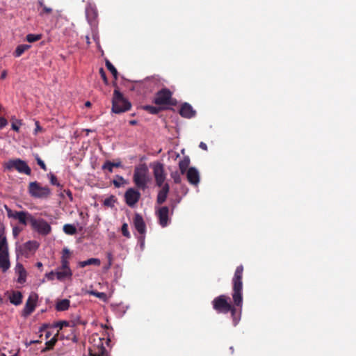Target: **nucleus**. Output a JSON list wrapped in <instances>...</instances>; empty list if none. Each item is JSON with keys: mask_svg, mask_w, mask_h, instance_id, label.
Here are the masks:
<instances>
[{"mask_svg": "<svg viewBox=\"0 0 356 356\" xmlns=\"http://www.w3.org/2000/svg\"><path fill=\"white\" fill-rule=\"evenodd\" d=\"M243 266L240 265L236 267L232 280V299L234 305L230 302V298L226 295H220L212 301L213 309L219 314L231 313L233 324L236 326L241 319V311L237 312L236 307L240 309L243 305Z\"/></svg>", "mask_w": 356, "mask_h": 356, "instance_id": "nucleus-1", "label": "nucleus"}, {"mask_svg": "<svg viewBox=\"0 0 356 356\" xmlns=\"http://www.w3.org/2000/svg\"><path fill=\"white\" fill-rule=\"evenodd\" d=\"M10 266L8 244L5 236V227L0 223V268L4 273L9 269Z\"/></svg>", "mask_w": 356, "mask_h": 356, "instance_id": "nucleus-2", "label": "nucleus"}, {"mask_svg": "<svg viewBox=\"0 0 356 356\" xmlns=\"http://www.w3.org/2000/svg\"><path fill=\"white\" fill-rule=\"evenodd\" d=\"M113 86L115 87V89L114 90L112 99V111L118 114L130 110L131 107V103L120 92L115 82L113 83Z\"/></svg>", "mask_w": 356, "mask_h": 356, "instance_id": "nucleus-3", "label": "nucleus"}, {"mask_svg": "<svg viewBox=\"0 0 356 356\" xmlns=\"http://www.w3.org/2000/svg\"><path fill=\"white\" fill-rule=\"evenodd\" d=\"M28 191L31 197L39 199L48 198L51 193V189L48 186H42V185L36 181L29 183Z\"/></svg>", "mask_w": 356, "mask_h": 356, "instance_id": "nucleus-4", "label": "nucleus"}, {"mask_svg": "<svg viewBox=\"0 0 356 356\" xmlns=\"http://www.w3.org/2000/svg\"><path fill=\"white\" fill-rule=\"evenodd\" d=\"M172 93L168 88H162L159 90L154 99V103L158 106H175L177 104V100L172 97Z\"/></svg>", "mask_w": 356, "mask_h": 356, "instance_id": "nucleus-5", "label": "nucleus"}, {"mask_svg": "<svg viewBox=\"0 0 356 356\" xmlns=\"http://www.w3.org/2000/svg\"><path fill=\"white\" fill-rule=\"evenodd\" d=\"M4 166L5 168L8 170L15 169L19 173H24L26 175H30L31 174V170L30 167L24 161L20 159L9 160L7 163H5Z\"/></svg>", "mask_w": 356, "mask_h": 356, "instance_id": "nucleus-6", "label": "nucleus"}, {"mask_svg": "<svg viewBox=\"0 0 356 356\" xmlns=\"http://www.w3.org/2000/svg\"><path fill=\"white\" fill-rule=\"evenodd\" d=\"M31 229L42 236H47L51 232L50 224L43 218H33L31 225Z\"/></svg>", "mask_w": 356, "mask_h": 356, "instance_id": "nucleus-7", "label": "nucleus"}, {"mask_svg": "<svg viewBox=\"0 0 356 356\" xmlns=\"http://www.w3.org/2000/svg\"><path fill=\"white\" fill-rule=\"evenodd\" d=\"M134 182L136 186L142 190H145L147 188V176L146 168H136L134 173Z\"/></svg>", "mask_w": 356, "mask_h": 356, "instance_id": "nucleus-8", "label": "nucleus"}, {"mask_svg": "<svg viewBox=\"0 0 356 356\" xmlns=\"http://www.w3.org/2000/svg\"><path fill=\"white\" fill-rule=\"evenodd\" d=\"M153 175L157 186L161 187L165 184L166 175L165 173L164 166L162 163H156L154 165Z\"/></svg>", "mask_w": 356, "mask_h": 356, "instance_id": "nucleus-9", "label": "nucleus"}, {"mask_svg": "<svg viewBox=\"0 0 356 356\" xmlns=\"http://www.w3.org/2000/svg\"><path fill=\"white\" fill-rule=\"evenodd\" d=\"M134 225L137 232L140 234L138 240L143 245L144 243L145 232H146V225L141 215L136 213L134 218Z\"/></svg>", "mask_w": 356, "mask_h": 356, "instance_id": "nucleus-10", "label": "nucleus"}, {"mask_svg": "<svg viewBox=\"0 0 356 356\" xmlns=\"http://www.w3.org/2000/svg\"><path fill=\"white\" fill-rule=\"evenodd\" d=\"M11 211L10 210L8 213V217H12L16 220H18L19 222L24 226H26L28 223L30 225L32 223L34 216L29 213L28 211H15L14 213L10 214Z\"/></svg>", "mask_w": 356, "mask_h": 356, "instance_id": "nucleus-11", "label": "nucleus"}, {"mask_svg": "<svg viewBox=\"0 0 356 356\" xmlns=\"http://www.w3.org/2000/svg\"><path fill=\"white\" fill-rule=\"evenodd\" d=\"M38 300V295L35 293L31 294L28 298L24 309L22 311V316L26 317L31 315L35 310L36 307V302Z\"/></svg>", "mask_w": 356, "mask_h": 356, "instance_id": "nucleus-12", "label": "nucleus"}, {"mask_svg": "<svg viewBox=\"0 0 356 356\" xmlns=\"http://www.w3.org/2000/svg\"><path fill=\"white\" fill-rule=\"evenodd\" d=\"M140 193L134 188H129L124 193L126 204L129 207H134L139 200Z\"/></svg>", "mask_w": 356, "mask_h": 356, "instance_id": "nucleus-13", "label": "nucleus"}, {"mask_svg": "<svg viewBox=\"0 0 356 356\" xmlns=\"http://www.w3.org/2000/svg\"><path fill=\"white\" fill-rule=\"evenodd\" d=\"M86 16L88 23L92 26L97 25V18L98 17V13L96 7L91 4L87 6L86 8Z\"/></svg>", "mask_w": 356, "mask_h": 356, "instance_id": "nucleus-14", "label": "nucleus"}, {"mask_svg": "<svg viewBox=\"0 0 356 356\" xmlns=\"http://www.w3.org/2000/svg\"><path fill=\"white\" fill-rule=\"evenodd\" d=\"M156 214L159 218V222L162 227H165L168 224L169 220V209L168 207L164 206L161 207L156 211Z\"/></svg>", "mask_w": 356, "mask_h": 356, "instance_id": "nucleus-15", "label": "nucleus"}, {"mask_svg": "<svg viewBox=\"0 0 356 356\" xmlns=\"http://www.w3.org/2000/svg\"><path fill=\"white\" fill-rule=\"evenodd\" d=\"M39 247V244L35 241H29L23 245L20 246L17 251H19L22 255H27L31 251H35Z\"/></svg>", "mask_w": 356, "mask_h": 356, "instance_id": "nucleus-16", "label": "nucleus"}, {"mask_svg": "<svg viewBox=\"0 0 356 356\" xmlns=\"http://www.w3.org/2000/svg\"><path fill=\"white\" fill-rule=\"evenodd\" d=\"M179 113L183 118L188 119L195 117L196 115V111L193 108L192 106L186 102L181 104Z\"/></svg>", "mask_w": 356, "mask_h": 356, "instance_id": "nucleus-17", "label": "nucleus"}, {"mask_svg": "<svg viewBox=\"0 0 356 356\" xmlns=\"http://www.w3.org/2000/svg\"><path fill=\"white\" fill-rule=\"evenodd\" d=\"M186 177L188 182L194 186H197L200 182V174L197 170L194 167H191L186 172Z\"/></svg>", "mask_w": 356, "mask_h": 356, "instance_id": "nucleus-18", "label": "nucleus"}, {"mask_svg": "<svg viewBox=\"0 0 356 356\" xmlns=\"http://www.w3.org/2000/svg\"><path fill=\"white\" fill-rule=\"evenodd\" d=\"M161 188V189L159 191L156 197L158 204H162L165 202L170 191V186L168 183L163 184Z\"/></svg>", "mask_w": 356, "mask_h": 356, "instance_id": "nucleus-19", "label": "nucleus"}, {"mask_svg": "<svg viewBox=\"0 0 356 356\" xmlns=\"http://www.w3.org/2000/svg\"><path fill=\"white\" fill-rule=\"evenodd\" d=\"M72 274L71 269L61 268L60 266L58 267L56 271V278L59 281H63L65 279H71Z\"/></svg>", "mask_w": 356, "mask_h": 356, "instance_id": "nucleus-20", "label": "nucleus"}, {"mask_svg": "<svg viewBox=\"0 0 356 356\" xmlns=\"http://www.w3.org/2000/svg\"><path fill=\"white\" fill-rule=\"evenodd\" d=\"M70 252L67 248H64L63 250V255L61 257V268L70 269Z\"/></svg>", "mask_w": 356, "mask_h": 356, "instance_id": "nucleus-21", "label": "nucleus"}, {"mask_svg": "<svg viewBox=\"0 0 356 356\" xmlns=\"http://www.w3.org/2000/svg\"><path fill=\"white\" fill-rule=\"evenodd\" d=\"M22 294L20 291H13L9 298L10 302L15 305H19L22 302Z\"/></svg>", "mask_w": 356, "mask_h": 356, "instance_id": "nucleus-22", "label": "nucleus"}, {"mask_svg": "<svg viewBox=\"0 0 356 356\" xmlns=\"http://www.w3.org/2000/svg\"><path fill=\"white\" fill-rule=\"evenodd\" d=\"M70 301L68 299L58 300L56 304V309L58 312L66 311L69 309Z\"/></svg>", "mask_w": 356, "mask_h": 356, "instance_id": "nucleus-23", "label": "nucleus"}, {"mask_svg": "<svg viewBox=\"0 0 356 356\" xmlns=\"http://www.w3.org/2000/svg\"><path fill=\"white\" fill-rule=\"evenodd\" d=\"M58 332L56 333L51 339H50L49 341H47L46 343H45V348H44L42 350V353H45V352H47L49 350H51L52 349H54L56 342L58 341Z\"/></svg>", "mask_w": 356, "mask_h": 356, "instance_id": "nucleus-24", "label": "nucleus"}, {"mask_svg": "<svg viewBox=\"0 0 356 356\" xmlns=\"http://www.w3.org/2000/svg\"><path fill=\"white\" fill-rule=\"evenodd\" d=\"M38 4L40 6V8H38V10L39 15L40 16H43L45 14L49 15V14L51 13L52 9L51 8L47 7L44 4L43 0H38Z\"/></svg>", "mask_w": 356, "mask_h": 356, "instance_id": "nucleus-25", "label": "nucleus"}, {"mask_svg": "<svg viewBox=\"0 0 356 356\" xmlns=\"http://www.w3.org/2000/svg\"><path fill=\"white\" fill-rule=\"evenodd\" d=\"M190 159L188 156H185L179 162V168L181 171V174H185L189 168Z\"/></svg>", "mask_w": 356, "mask_h": 356, "instance_id": "nucleus-26", "label": "nucleus"}, {"mask_svg": "<svg viewBox=\"0 0 356 356\" xmlns=\"http://www.w3.org/2000/svg\"><path fill=\"white\" fill-rule=\"evenodd\" d=\"M101 264V261L99 259L97 258H90L88 260L79 261L78 265L81 268H84L89 265H95V266H99Z\"/></svg>", "mask_w": 356, "mask_h": 356, "instance_id": "nucleus-27", "label": "nucleus"}, {"mask_svg": "<svg viewBox=\"0 0 356 356\" xmlns=\"http://www.w3.org/2000/svg\"><path fill=\"white\" fill-rule=\"evenodd\" d=\"M31 47L29 44H19L16 47L15 52L13 53L15 57L21 56L24 52L28 50Z\"/></svg>", "mask_w": 356, "mask_h": 356, "instance_id": "nucleus-28", "label": "nucleus"}, {"mask_svg": "<svg viewBox=\"0 0 356 356\" xmlns=\"http://www.w3.org/2000/svg\"><path fill=\"white\" fill-rule=\"evenodd\" d=\"M106 66L107 67V69L111 72V73L112 74V75L113 76V78L115 79V81L113 82V83L115 82L116 83V80L118 79V72L116 70V68L113 66V65L108 60H106Z\"/></svg>", "mask_w": 356, "mask_h": 356, "instance_id": "nucleus-29", "label": "nucleus"}, {"mask_svg": "<svg viewBox=\"0 0 356 356\" xmlns=\"http://www.w3.org/2000/svg\"><path fill=\"white\" fill-rule=\"evenodd\" d=\"M63 230L67 235H74L76 233V227L72 224L64 225Z\"/></svg>", "mask_w": 356, "mask_h": 356, "instance_id": "nucleus-30", "label": "nucleus"}, {"mask_svg": "<svg viewBox=\"0 0 356 356\" xmlns=\"http://www.w3.org/2000/svg\"><path fill=\"white\" fill-rule=\"evenodd\" d=\"M71 323L70 327H75L78 325H86V322L84 321H82L81 319V317L79 315H76L74 316H72L71 320L69 321Z\"/></svg>", "mask_w": 356, "mask_h": 356, "instance_id": "nucleus-31", "label": "nucleus"}, {"mask_svg": "<svg viewBox=\"0 0 356 356\" xmlns=\"http://www.w3.org/2000/svg\"><path fill=\"white\" fill-rule=\"evenodd\" d=\"M143 108L148 113L154 115L158 114L161 111V108L150 105L144 106Z\"/></svg>", "mask_w": 356, "mask_h": 356, "instance_id": "nucleus-32", "label": "nucleus"}, {"mask_svg": "<svg viewBox=\"0 0 356 356\" xmlns=\"http://www.w3.org/2000/svg\"><path fill=\"white\" fill-rule=\"evenodd\" d=\"M42 37V34H28L26 37V40L27 42L32 43L36 41L40 40Z\"/></svg>", "mask_w": 356, "mask_h": 356, "instance_id": "nucleus-33", "label": "nucleus"}, {"mask_svg": "<svg viewBox=\"0 0 356 356\" xmlns=\"http://www.w3.org/2000/svg\"><path fill=\"white\" fill-rule=\"evenodd\" d=\"M116 179L113 180V184L115 186V188H120L123 184H126L125 179L120 175H116Z\"/></svg>", "mask_w": 356, "mask_h": 356, "instance_id": "nucleus-34", "label": "nucleus"}, {"mask_svg": "<svg viewBox=\"0 0 356 356\" xmlns=\"http://www.w3.org/2000/svg\"><path fill=\"white\" fill-rule=\"evenodd\" d=\"M181 175L182 174H181V172H179L178 171L176 170V171L172 172L170 174V176L175 184H179L181 181Z\"/></svg>", "mask_w": 356, "mask_h": 356, "instance_id": "nucleus-35", "label": "nucleus"}, {"mask_svg": "<svg viewBox=\"0 0 356 356\" xmlns=\"http://www.w3.org/2000/svg\"><path fill=\"white\" fill-rule=\"evenodd\" d=\"M102 169L103 170H108L109 172H113V162L110 161H106L104 163L102 166Z\"/></svg>", "mask_w": 356, "mask_h": 356, "instance_id": "nucleus-36", "label": "nucleus"}, {"mask_svg": "<svg viewBox=\"0 0 356 356\" xmlns=\"http://www.w3.org/2000/svg\"><path fill=\"white\" fill-rule=\"evenodd\" d=\"M35 159L38 163V165L44 171L47 170V165H45L44 162L40 159V157L38 156V154H35Z\"/></svg>", "mask_w": 356, "mask_h": 356, "instance_id": "nucleus-37", "label": "nucleus"}, {"mask_svg": "<svg viewBox=\"0 0 356 356\" xmlns=\"http://www.w3.org/2000/svg\"><path fill=\"white\" fill-rule=\"evenodd\" d=\"M71 323L67 321H61L56 323L54 324V327H59L60 330L63 329L64 327H70Z\"/></svg>", "mask_w": 356, "mask_h": 356, "instance_id": "nucleus-38", "label": "nucleus"}, {"mask_svg": "<svg viewBox=\"0 0 356 356\" xmlns=\"http://www.w3.org/2000/svg\"><path fill=\"white\" fill-rule=\"evenodd\" d=\"M121 231L123 236H125L126 238H129L131 237V234L128 230L127 223L124 222L122 224Z\"/></svg>", "mask_w": 356, "mask_h": 356, "instance_id": "nucleus-39", "label": "nucleus"}, {"mask_svg": "<svg viewBox=\"0 0 356 356\" xmlns=\"http://www.w3.org/2000/svg\"><path fill=\"white\" fill-rule=\"evenodd\" d=\"M115 202V197L113 196H111L108 198H106L104 201V205L113 207L114 206Z\"/></svg>", "mask_w": 356, "mask_h": 356, "instance_id": "nucleus-40", "label": "nucleus"}, {"mask_svg": "<svg viewBox=\"0 0 356 356\" xmlns=\"http://www.w3.org/2000/svg\"><path fill=\"white\" fill-rule=\"evenodd\" d=\"M49 178H50V183L52 185H54V186H58V187H62V186L58 181L57 177L54 175L50 173L49 174Z\"/></svg>", "mask_w": 356, "mask_h": 356, "instance_id": "nucleus-41", "label": "nucleus"}, {"mask_svg": "<svg viewBox=\"0 0 356 356\" xmlns=\"http://www.w3.org/2000/svg\"><path fill=\"white\" fill-rule=\"evenodd\" d=\"M21 124L22 122L20 120H15V122H13L11 124L12 129L18 132L19 131V125Z\"/></svg>", "mask_w": 356, "mask_h": 356, "instance_id": "nucleus-42", "label": "nucleus"}, {"mask_svg": "<svg viewBox=\"0 0 356 356\" xmlns=\"http://www.w3.org/2000/svg\"><path fill=\"white\" fill-rule=\"evenodd\" d=\"M99 74H100L102 79H103L104 83L106 85H107L108 83V81L106 72H105L104 70L102 67H101L99 69Z\"/></svg>", "mask_w": 356, "mask_h": 356, "instance_id": "nucleus-43", "label": "nucleus"}, {"mask_svg": "<svg viewBox=\"0 0 356 356\" xmlns=\"http://www.w3.org/2000/svg\"><path fill=\"white\" fill-rule=\"evenodd\" d=\"M106 257H107V259H108V266H107V268H109L111 265H112V263H113V254L111 252H108L106 254Z\"/></svg>", "mask_w": 356, "mask_h": 356, "instance_id": "nucleus-44", "label": "nucleus"}, {"mask_svg": "<svg viewBox=\"0 0 356 356\" xmlns=\"http://www.w3.org/2000/svg\"><path fill=\"white\" fill-rule=\"evenodd\" d=\"M7 124V120L3 117H0V129L6 127Z\"/></svg>", "mask_w": 356, "mask_h": 356, "instance_id": "nucleus-45", "label": "nucleus"}, {"mask_svg": "<svg viewBox=\"0 0 356 356\" xmlns=\"http://www.w3.org/2000/svg\"><path fill=\"white\" fill-rule=\"evenodd\" d=\"M46 277L49 280H53L54 279V277L56 276V272H54V271H51L48 273H47L45 275Z\"/></svg>", "mask_w": 356, "mask_h": 356, "instance_id": "nucleus-46", "label": "nucleus"}, {"mask_svg": "<svg viewBox=\"0 0 356 356\" xmlns=\"http://www.w3.org/2000/svg\"><path fill=\"white\" fill-rule=\"evenodd\" d=\"M21 231H22V229L17 227H13V234L14 237H17Z\"/></svg>", "mask_w": 356, "mask_h": 356, "instance_id": "nucleus-47", "label": "nucleus"}, {"mask_svg": "<svg viewBox=\"0 0 356 356\" xmlns=\"http://www.w3.org/2000/svg\"><path fill=\"white\" fill-rule=\"evenodd\" d=\"M49 324H43L41 325V327H40L39 329V332H44V330H46L48 327H49Z\"/></svg>", "mask_w": 356, "mask_h": 356, "instance_id": "nucleus-48", "label": "nucleus"}, {"mask_svg": "<svg viewBox=\"0 0 356 356\" xmlns=\"http://www.w3.org/2000/svg\"><path fill=\"white\" fill-rule=\"evenodd\" d=\"M199 147L203 149V150H205L207 151V145L206 143H204V142H201L199 145Z\"/></svg>", "mask_w": 356, "mask_h": 356, "instance_id": "nucleus-49", "label": "nucleus"}, {"mask_svg": "<svg viewBox=\"0 0 356 356\" xmlns=\"http://www.w3.org/2000/svg\"><path fill=\"white\" fill-rule=\"evenodd\" d=\"M113 168H120L122 167V162L120 161H118L117 162H113Z\"/></svg>", "mask_w": 356, "mask_h": 356, "instance_id": "nucleus-50", "label": "nucleus"}, {"mask_svg": "<svg viewBox=\"0 0 356 356\" xmlns=\"http://www.w3.org/2000/svg\"><path fill=\"white\" fill-rule=\"evenodd\" d=\"M35 125H36V127H35V134H37L38 131H41L42 128L39 125V122H35Z\"/></svg>", "mask_w": 356, "mask_h": 356, "instance_id": "nucleus-51", "label": "nucleus"}, {"mask_svg": "<svg viewBox=\"0 0 356 356\" xmlns=\"http://www.w3.org/2000/svg\"><path fill=\"white\" fill-rule=\"evenodd\" d=\"M7 76V72L6 70H3L2 72H1V76L0 78L1 79H4Z\"/></svg>", "mask_w": 356, "mask_h": 356, "instance_id": "nucleus-52", "label": "nucleus"}, {"mask_svg": "<svg viewBox=\"0 0 356 356\" xmlns=\"http://www.w3.org/2000/svg\"><path fill=\"white\" fill-rule=\"evenodd\" d=\"M65 192L66 193L67 195L72 200V192L70 190L65 191Z\"/></svg>", "mask_w": 356, "mask_h": 356, "instance_id": "nucleus-53", "label": "nucleus"}, {"mask_svg": "<svg viewBox=\"0 0 356 356\" xmlns=\"http://www.w3.org/2000/svg\"><path fill=\"white\" fill-rule=\"evenodd\" d=\"M51 335V333L49 331H47V332L45 334V338L48 339L49 337H50Z\"/></svg>", "mask_w": 356, "mask_h": 356, "instance_id": "nucleus-54", "label": "nucleus"}, {"mask_svg": "<svg viewBox=\"0 0 356 356\" xmlns=\"http://www.w3.org/2000/svg\"><path fill=\"white\" fill-rule=\"evenodd\" d=\"M129 124H131V125H135V124H137V121H136V120H131V121L129 122Z\"/></svg>", "mask_w": 356, "mask_h": 356, "instance_id": "nucleus-55", "label": "nucleus"}, {"mask_svg": "<svg viewBox=\"0 0 356 356\" xmlns=\"http://www.w3.org/2000/svg\"><path fill=\"white\" fill-rule=\"evenodd\" d=\"M86 42L87 44L89 45L90 44V38L89 36L86 35Z\"/></svg>", "mask_w": 356, "mask_h": 356, "instance_id": "nucleus-56", "label": "nucleus"}, {"mask_svg": "<svg viewBox=\"0 0 356 356\" xmlns=\"http://www.w3.org/2000/svg\"><path fill=\"white\" fill-rule=\"evenodd\" d=\"M93 294H95L96 296L97 297H101L102 295H104V293H93Z\"/></svg>", "mask_w": 356, "mask_h": 356, "instance_id": "nucleus-57", "label": "nucleus"}, {"mask_svg": "<svg viewBox=\"0 0 356 356\" xmlns=\"http://www.w3.org/2000/svg\"><path fill=\"white\" fill-rule=\"evenodd\" d=\"M41 343V341H40V340H34V341H31V343Z\"/></svg>", "mask_w": 356, "mask_h": 356, "instance_id": "nucleus-58", "label": "nucleus"}, {"mask_svg": "<svg viewBox=\"0 0 356 356\" xmlns=\"http://www.w3.org/2000/svg\"><path fill=\"white\" fill-rule=\"evenodd\" d=\"M85 106H86V107H90V106H91V103H90V102H88H88H86L85 103Z\"/></svg>", "mask_w": 356, "mask_h": 356, "instance_id": "nucleus-59", "label": "nucleus"}, {"mask_svg": "<svg viewBox=\"0 0 356 356\" xmlns=\"http://www.w3.org/2000/svg\"><path fill=\"white\" fill-rule=\"evenodd\" d=\"M36 266L38 268H41L42 266V264L41 262H38Z\"/></svg>", "mask_w": 356, "mask_h": 356, "instance_id": "nucleus-60", "label": "nucleus"}, {"mask_svg": "<svg viewBox=\"0 0 356 356\" xmlns=\"http://www.w3.org/2000/svg\"><path fill=\"white\" fill-rule=\"evenodd\" d=\"M3 302V298L1 297H0V305L2 304Z\"/></svg>", "mask_w": 356, "mask_h": 356, "instance_id": "nucleus-61", "label": "nucleus"}, {"mask_svg": "<svg viewBox=\"0 0 356 356\" xmlns=\"http://www.w3.org/2000/svg\"><path fill=\"white\" fill-rule=\"evenodd\" d=\"M93 38H94V40H96L97 39V35H93Z\"/></svg>", "mask_w": 356, "mask_h": 356, "instance_id": "nucleus-62", "label": "nucleus"}, {"mask_svg": "<svg viewBox=\"0 0 356 356\" xmlns=\"http://www.w3.org/2000/svg\"><path fill=\"white\" fill-rule=\"evenodd\" d=\"M0 356H6V355L5 353H1Z\"/></svg>", "mask_w": 356, "mask_h": 356, "instance_id": "nucleus-63", "label": "nucleus"}, {"mask_svg": "<svg viewBox=\"0 0 356 356\" xmlns=\"http://www.w3.org/2000/svg\"><path fill=\"white\" fill-rule=\"evenodd\" d=\"M11 356H18L17 354H15L13 355H11Z\"/></svg>", "mask_w": 356, "mask_h": 356, "instance_id": "nucleus-64", "label": "nucleus"}]
</instances>
